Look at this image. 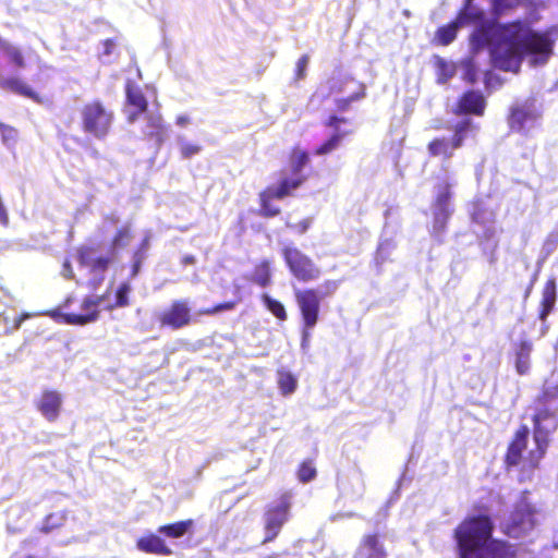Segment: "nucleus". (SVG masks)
<instances>
[{
	"instance_id": "f257e3e1",
	"label": "nucleus",
	"mask_w": 558,
	"mask_h": 558,
	"mask_svg": "<svg viewBox=\"0 0 558 558\" xmlns=\"http://www.w3.org/2000/svg\"><path fill=\"white\" fill-rule=\"evenodd\" d=\"M474 38L490 46L493 65L505 72L518 73L524 56L545 63L553 54L554 40L547 32L534 31L526 20L508 23L487 22L477 28Z\"/></svg>"
},
{
	"instance_id": "f03ea898",
	"label": "nucleus",
	"mask_w": 558,
	"mask_h": 558,
	"mask_svg": "<svg viewBox=\"0 0 558 558\" xmlns=\"http://www.w3.org/2000/svg\"><path fill=\"white\" fill-rule=\"evenodd\" d=\"M494 521L488 514L465 517L454 529L458 558H518V547L493 538Z\"/></svg>"
},
{
	"instance_id": "7ed1b4c3",
	"label": "nucleus",
	"mask_w": 558,
	"mask_h": 558,
	"mask_svg": "<svg viewBox=\"0 0 558 558\" xmlns=\"http://www.w3.org/2000/svg\"><path fill=\"white\" fill-rule=\"evenodd\" d=\"M533 441L534 449L529 451L526 463L537 469L545 457L550 435L558 429V383L544 380L541 391L533 400Z\"/></svg>"
},
{
	"instance_id": "20e7f679",
	"label": "nucleus",
	"mask_w": 558,
	"mask_h": 558,
	"mask_svg": "<svg viewBox=\"0 0 558 558\" xmlns=\"http://www.w3.org/2000/svg\"><path fill=\"white\" fill-rule=\"evenodd\" d=\"M114 112L100 99H93L80 108V126L84 134L102 141L111 132Z\"/></svg>"
},
{
	"instance_id": "39448f33",
	"label": "nucleus",
	"mask_w": 558,
	"mask_h": 558,
	"mask_svg": "<svg viewBox=\"0 0 558 558\" xmlns=\"http://www.w3.org/2000/svg\"><path fill=\"white\" fill-rule=\"evenodd\" d=\"M448 129L452 132L450 138L437 136L428 142L427 151L430 157L442 158L444 160L452 158L454 151L463 146L468 135L477 132L480 126L470 118H463Z\"/></svg>"
},
{
	"instance_id": "423d86ee",
	"label": "nucleus",
	"mask_w": 558,
	"mask_h": 558,
	"mask_svg": "<svg viewBox=\"0 0 558 558\" xmlns=\"http://www.w3.org/2000/svg\"><path fill=\"white\" fill-rule=\"evenodd\" d=\"M322 288V291L310 288L299 289L294 292V298L306 330L312 329L317 324L320 300L335 293L338 288V283L335 280H326Z\"/></svg>"
},
{
	"instance_id": "0eeeda50",
	"label": "nucleus",
	"mask_w": 558,
	"mask_h": 558,
	"mask_svg": "<svg viewBox=\"0 0 558 558\" xmlns=\"http://www.w3.org/2000/svg\"><path fill=\"white\" fill-rule=\"evenodd\" d=\"M536 508L526 501L515 505L509 518L501 524V531L511 538L525 536L536 526Z\"/></svg>"
},
{
	"instance_id": "6e6552de",
	"label": "nucleus",
	"mask_w": 558,
	"mask_h": 558,
	"mask_svg": "<svg viewBox=\"0 0 558 558\" xmlns=\"http://www.w3.org/2000/svg\"><path fill=\"white\" fill-rule=\"evenodd\" d=\"M452 184L442 177L438 178L435 185V197L432 203L433 225L436 229L445 230L453 209L451 207Z\"/></svg>"
},
{
	"instance_id": "1a4fd4ad",
	"label": "nucleus",
	"mask_w": 558,
	"mask_h": 558,
	"mask_svg": "<svg viewBox=\"0 0 558 558\" xmlns=\"http://www.w3.org/2000/svg\"><path fill=\"white\" fill-rule=\"evenodd\" d=\"M310 162V155L300 148H294L289 155V174L281 180V197L292 194L306 180L303 168Z\"/></svg>"
},
{
	"instance_id": "9d476101",
	"label": "nucleus",
	"mask_w": 558,
	"mask_h": 558,
	"mask_svg": "<svg viewBox=\"0 0 558 558\" xmlns=\"http://www.w3.org/2000/svg\"><path fill=\"white\" fill-rule=\"evenodd\" d=\"M284 259L290 271L299 281H313L319 276V269L306 255L296 248H286Z\"/></svg>"
},
{
	"instance_id": "9b49d317",
	"label": "nucleus",
	"mask_w": 558,
	"mask_h": 558,
	"mask_svg": "<svg viewBox=\"0 0 558 558\" xmlns=\"http://www.w3.org/2000/svg\"><path fill=\"white\" fill-rule=\"evenodd\" d=\"M530 429L525 424H521L513 433L504 456V464L507 470L518 466L521 462L532 470L523 459V452L527 447Z\"/></svg>"
},
{
	"instance_id": "f8f14e48",
	"label": "nucleus",
	"mask_w": 558,
	"mask_h": 558,
	"mask_svg": "<svg viewBox=\"0 0 558 558\" xmlns=\"http://www.w3.org/2000/svg\"><path fill=\"white\" fill-rule=\"evenodd\" d=\"M192 322L191 307L186 300H175L168 308L158 315V323L160 327H169L178 330Z\"/></svg>"
},
{
	"instance_id": "ddd939ff",
	"label": "nucleus",
	"mask_w": 558,
	"mask_h": 558,
	"mask_svg": "<svg viewBox=\"0 0 558 558\" xmlns=\"http://www.w3.org/2000/svg\"><path fill=\"white\" fill-rule=\"evenodd\" d=\"M487 101L482 92L468 89L457 99L451 112L457 117L476 116L485 113Z\"/></svg>"
},
{
	"instance_id": "4468645a",
	"label": "nucleus",
	"mask_w": 558,
	"mask_h": 558,
	"mask_svg": "<svg viewBox=\"0 0 558 558\" xmlns=\"http://www.w3.org/2000/svg\"><path fill=\"white\" fill-rule=\"evenodd\" d=\"M63 397L61 392L54 389H45L35 401V407L39 413L48 421L56 422L62 411Z\"/></svg>"
},
{
	"instance_id": "2eb2a0df",
	"label": "nucleus",
	"mask_w": 558,
	"mask_h": 558,
	"mask_svg": "<svg viewBox=\"0 0 558 558\" xmlns=\"http://www.w3.org/2000/svg\"><path fill=\"white\" fill-rule=\"evenodd\" d=\"M367 558H387L388 551L385 547V534L380 532L365 533L353 554Z\"/></svg>"
},
{
	"instance_id": "dca6fc26",
	"label": "nucleus",
	"mask_w": 558,
	"mask_h": 558,
	"mask_svg": "<svg viewBox=\"0 0 558 558\" xmlns=\"http://www.w3.org/2000/svg\"><path fill=\"white\" fill-rule=\"evenodd\" d=\"M348 121L349 120L344 117L337 114L329 116L324 123L327 128L333 129L335 132L329 138H327L314 149V154L317 156H323L336 150L341 145L343 138L351 134V131H341L339 129L340 124L347 123Z\"/></svg>"
},
{
	"instance_id": "f3484780",
	"label": "nucleus",
	"mask_w": 558,
	"mask_h": 558,
	"mask_svg": "<svg viewBox=\"0 0 558 558\" xmlns=\"http://www.w3.org/2000/svg\"><path fill=\"white\" fill-rule=\"evenodd\" d=\"M536 118L534 99H526L510 107L507 122L511 131L520 132L526 122Z\"/></svg>"
},
{
	"instance_id": "a211bd4d",
	"label": "nucleus",
	"mask_w": 558,
	"mask_h": 558,
	"mask_svg": "<svg viewBox=\"0 0 558 558\" xmlns=\"http://www.w3.org/2000/svg\"><path fill=\"white\" fill-rule=\"evenodd\" d=\"M0 88L31 99L36 104H44L45 98L38 92H36L28 83H26L21 76H3L0 75Z\"/></svg>"
},
{
	"instance_id": "6ab92c4d",
	"label": "nucleus",
	"mask_w": 558,
	"mask_h": 558,
	"mask_svg": "<svg viewBox=\"0 0 558 558\" xmlns=\"http://www.w3.org/2000/svg\"><path fill=\"white\" fill-rule=\"evenodd\" d=\"M100 302V298L86 296L81 304V307L83 311H85V313H64L62 314V319L64 323L70 325H86L88 323L95 322L99 316L98 305Z\"/></svg>"
},
{
	"instance_id": "aec40b11",
	"label": "nucleus",
	"mask_w": 558,
	"mask_h": 558,
	"mask_svg": "<svg viewBox=\"0 0 558 558\" xmlns=\"http://www.w3.org/2000/svg\"><path fill=\"white\" fill-rule=\"evenodd\" d=\"M474 20H478L483 17L482 12H477L472 15ZM471 19V15L465 12V10L459 12L456 20L440 26L435 33V40L440 46H448L451 44L456 37L458 29L461 25L465 24Z\"/></svg>"
},
{
	"instance_id": "412c9836",
	"label": "nucleus",
	"mask_w": 558,
	"mask_h": 558,
	"mask_svg": "<svg viewBox=\"0 0 558 558\" xmlns=\"http://www.w3.org/2000/svg\"><path fill=\"white\" fill-rule=\"evenodd\" d=\"M125 101L126 105L134 108L126 117L129 123L135 122L141 114L147 111L148 101L143 90L130 81L125 85Z\"/></svg>"
},
{
	"instance_id": "4be33fe9",
	"label": "nucleus",
	"mask_w": 558,
	"mask_h": 558,
	"mask_svg": "<svg viewBox=\"0 0 558 558\" xmlns=\"http://www.w3.org/2000/svg\"><path fill=\"white\" fill-rule=\"evenodd\" d=\"M94 252L95 248L93 246L84 245L78 247L77 260L81 266L88 267L92 272L102 275L108 270L112 258L104 255L93 258Z\"/></svg>"
},
{
	"instance_id": "5701e85b",
	"label": "nucleus",
	"mask_w": 558,
	"mask_h": 558,
	"mask_svg": "<svg viewBox=\"0 0 558 558\" xmlns=\"http://www.w3.org/2000/svg\"><path fill=\"white\" fill-rule=\"evenodd\" d=\"M557 301L556 278L550 277L544 283L542 298L539 301L538 319L543 323L547 320L548 315L554 311Z\"/></svg>"
},
{
	"instance_id": "b1692460",
	"label": "nucleus",
	"mask_w": 558,
	"mask_h": 558,
	"mask_svg": "<svg viewBox=\"0 0 558 558\" xmlns=\"http://www.w3.org/2000/svg\"><path fill=\"white\" fill-rule=\"evenodd\" d=\"M136 547L138 550L145 554L170 556L172 549L166 544V542L157 534L148 533L141 536L136 541Z\"/></svg>"
},
{
	"instance_id": "393cba45",
	"label": "nucleus",
	"mask_w": 558,
	"mask_h": 558,
	"mask_svg": "<svg viewBox=\"0 0 558 558\" xmlns=\"http://www.w3.org/2000/svg\"><path fill=\"white\" fill-rule=\"evenodd\" d=\"M532 342L522 340L514 347V367L519 375H526L531 369Z\"/></svg>"
},
{
	"instance_id": "a878e982",
	"label": "nucleus",
	"mask_w": 558,
	"mask_h": 558,
	"mask_svg": "<svg viewBox=\"0 0 558 558\" xmlns=\"http://www.w3.org/2000/svg\"><path fill=\"white\" fill-rule=\"evenodd\" d=\"M167 126L159 114L148 116L145 136L160 147L167 138Z\"/></svg>"
},
{
	"instance_id": "bb28decb",
	"label": "nucleus",
	"mask_w": 558,
	"mask_h": 558,
	"mask_svg": "<svg viewBox=\"0 0 558 558\" xmlns=\"http://www.w3.org/2000/svg\"><path fill=\"white\" fill-rule=\"evenodd\" d=\"M0 53L7 58L11 65L17 69H24L26 66V60L22 48L13 45L2 37H0Z\"/></svg>"
},
{
	"instance_id": "cd10ccee",
	"label": "nucleus",
	"mask_w": 558,
	"mask_h": 558,
	"mask_svg": "<svg viewBox=\"0 0 558 558\" xmlns=\"http://www.w3.org/2000/svg\"><path fill=\"white\" fill-rule=\"evenodd\" d=\"M193 527H194V520L186 519V520L160 525L157 531H158V533L165 535L166 537L180 538V537H183L189 532H191L193 530Z\"/></svg>"
},
{
	"instance_id": "c85d7f7f",
	"label": "nucleus",
	"mask_w": 558,
	"mask_h": 558,
	"mask_svg": "<svg viewBox=\"0 0 558 558\" xmlns=\"http://www.w3.org/2000/svg\"><path fill=\"white\" fill-rule=\"evenodd\" d=\"M279 189H268L260 194V214L266 217L276 216L279 213Z\"/></svg>"
},
{
	"instance_id": "c756f323",
	"label": "nucleus",
	"mask_w": 558,
	"mask_h": 558,
	"mask_svg": "<svg viewBox=\"0 0 558 558\" xmlns=\"http://www.w3.org/2000/svg\"><path fill=\"white\" fill-rule=\"evenodd\" d=\"M366 96V85L365 84H356V88H353L352 92L344 96L337 98L335 100V106L337 111L345 112L350 109L351 105L354 101L362 100Z\"/></svg>"
},
{
	"instance_id": "7c9ffc66",
	"label": "nucleus",
	"mask_w": 558,
	"mask_h": 558,
	"mask_svg": "<svg viewBox=\"0 0 558 558\" xmlns=\"http://www.w3.org/2000/svg\"><path fill=\"white\" fill-rule=\"evenodd\" d=\"M133 229L132 226L126 223L121 226L114 232L111 239V247L112 250H120L126 247L131 241L133 240Z\"/></svg>"
},
{
	"instance_id": "2f4dec72",
	"label": "nucleus",
	"mask_w": 558,
	"mask_h": 558,
	"mask_svg": "<svg viewBox=\"0 0 558 558\" xmlns=\"http://www.w3.org/2000/svg\"><path fill=\"white\" fill-rule=\"evenodd\" d=\"M64 521L65 514L63 512L49 513L45 518L39 531L46 534L50 533L51 531L61 527L64 524Z\"/></svg>"
},
{
	"instance_id": "473e14b6",
	"label": "nucleus",
	"mask_w": 558,
	"mask_h": 558,
	"mask_svg": "<svg viewBox=\"0 0 558 558\" xmlns=\"http://www.w3.org/2000/svg\"><path fill=\"white\" fill-rule=\"evenodd\" d=\"M250 280L260 287H266L270 282V270L268 264L263 262L257 265L254 275Z\"/></svg>"
},
{
	"instance_id": "72a5a7b5",
	"label": "nucleus",
	"mask_w": 558,
	"mask_h": 558,
	"mask_svg": "<svg viewBox=\"0 0 558 558\" xmlns=\"http://www.w3.org/2000/svg\"><path fill=\"white\" fill-rule=\"evenodd\" d=\"M356 84L363 83L351 76H345L342 78L335 80L331 83L329 90L331 94H344L347 93V87L353 86V88H356Z\"/></svg>"
},
{
	"instance_id": "f704fd0d",
	"label": "nucleus",
	"mask_w": 558,
	"mask_h": 558,
	"mask_svg": "<svg viewBox=\"0 0 558 558\" xmlns=\"http://www.w3.org/2000/svg\"><path fill=\"white\" fill-rule=\"evenodd\" d=\"M238 302L239 301H227V302L218 303L211 307L199 310L198 314L206 315V316H213L220 312L231 311L236 306Z\"/></svg>"
},
{
	"instance_id": "c9c22d12",
	"label": "nucleus",
	"mask_w": 558,
	"mask_h": 558,
	"mask_svg": "<svg viewBox=\"0 0 558 558\" xmlns=\"http://www.w3.org/2000/svg\"><path fill=\"white\" fill-rule=\"evenodd\" d=\"M316 469L312 462L306 461L301 463L298 470V477L302 483H308L316 477Z\"/></svg>"
},
{
	"instance_id": "e433bc0d",
	"label": "nucleus",
	"mask_w": 558,
	"mask_h": 558,
	"mask_svg": "<svg viewBox=\"0 0 558 558\" xmlns=\"http://www.w3.org/2000/svg\"><path fill=\"white\" fill-rule=\"evenodd\" d=\"M1 140L5 145L15 144L19 136V131L9 124L0 122Z\"/></svg>"
},
{
	"instance_id": "4c0bfd02",
	"label": "nucleus",
	"mask_w": 558,
	"mask_h": 558,
	"mask_svg": "<svg viewBox=\"0 0 558 558\" xmlns=\"http://www.w3.org/2000/svg\"><path fill=\"white\" fill-rule=\"evenodd\" d=\"M131 287L128 282H122L116 292V302L114 307H125L130 304L129 302V292Z\"/></svg>"
},
{
	"instance_id": "58836bf2",
	"label": "nucleus",
	"mask_w": 558,
	"mask_h": 558,
	"mask_svg": "<svg viewBox=\"0 0 558 558\" xmlns=\"http://www.w3.org/2000/svg\"><path fill=\"white\" fill-rule=\"evenodd\" d=\"M517 4L518 3L513 0H492V9L496 15L505 14L514 9Z\"/></svg>"
},
{
	"instance_id": "ea45409f",
	"label": "nucleus",
	"mask_w": 558,
	"mask_h": 558,
	"mask_svg": "<svg viewBox=\"0 0 558 558\" xmlns=\"http://www.w3.org/2000/svg\"><path fill=\"white\" fill-rule=\"evenodd\" d=\"M296 388V378L290 373H281V393L290 395Z\"/></svg>"
},
{
	"instance_id": "a19ab883",
	"label": "nucleus",
	"mask_w": 558,
	"mask_h": 558,
	"mask_svg": "<svg viewBox=\"0 0 558 558\" xmlns=\"http://www.w3.org/2000/svg\"><path fill=\"white\" fill-rule=\"evenodd\" d=\"M202 150V147L197 144L186 143L181 145L180 151L184 159L191 158L194 155H197Z\"/></svg>"
},
{
	"instance_id": "79ce46f5",
	"label": "nucleus",
	"mask_w": 558,
	"mask_h": 558,
	"mask_svg": "<svg viewBox=\"0 0 558 558\" xmlns=\"http://www.w3.org/2000/svg\"><path fill=\"white\" fill-rule=\"evenodd\" d=\"M307 64H308V56L303 54L298 60L296 65H295V80H302L305 77Z\"/></svg>"
},
{
	"instance_id": "37998d69",
	"label": "nucleus",
	"mask_w": 558,
	"mask_h": 558,
	"mask_svg": "<svg viewBox=\"0 0 558 558\" xmlns=\"http://www.w3.org/2000/svg\"><path fill=\"white\" fill-rule=\"evenodd\" d=\"M286 226H287V228L291 229L293 232L302 234L308 229L310 221L307 219H302L298 222H292L290 220H287Z\"/></svg>"
},
{
	"instance_id": "c03bdc74",
	"label": "nucleus",
	"mask_w": 558,
	"mask_h": 558,
	"mask_svg": "<svg viewBox=\"0 0 558 558\" xmlns=\"http://www.w3.org/2000/svg\"><path fill=\"white\" fill-rule=\"evenodd\" d=\"M263 300L266 303L269 311L276 316L279 317V301L270 299L267 294L263 295Z\"/></svg>"
},
{
	"instance_id": "a18cd8bd",
	"label": "nucleus",
	"mask_w": 558,
	"mask_h": 558,
	"mask_svg": "<svg viewBox=\"0 0 558 558\" xmlns=\"http://www.w3.org/2000/svg\"><path fill=\"white\" fill-rule=\"evenodd\" d=\"M104 54L109 56L112 53L116 43L113 39H106L104 43Z\"/></svg>"
},
{
	"instance_id": "49530a36",
	"label": "nucleus",
	"mask_w": 558,
	"mask_h": 558,
	"mask_svg": "<svg viewBox=\"0 0 558 558\" xmlns=\"http://www.w3.org/2000/svg\"><path fill=\"white\" fill-rule=\"evenodd\" d=\"M146 256H147V252L142 251V250H140V248H137V247H136V248L134 250V252H133L132 258H133L134 260H138V262L143 263V262H144V259L146 258Z\"/></svg>"
},
{
	"instance_id": "de8ad7c7",
	"label": "nucleus",
	"mask_w": 558,
	"mask_h": 558,
	"mask_svg": "<svg viewBox=\"0 0 558 558\" xmlns=\"http://www.w3.org/2000/svg\"><path fill=\"white\" fill-rule=\"evenodd\" d=\"M290 507V504L287 501V498L286 496L284 497H281V506H280V509H281V523L283 522V520L286 519V513L288 511Z\"/></svg>"
},
{
	"instance_id": "09e8293b",
	"label": "nucleus",
	"mask_w": 558,
	"mask_h": 558,
	"mask_svg": "<svg viewBox=\"0 0 558 558\" xmlns=\"http://www.w3.org/2000/svg\"><path fill=\"white\" fill-rule=\"evenodd\" d=\"M149 245H150V238L149 235H146L141 242L140 244L137 245V248L142 250V251H145V252H148V248H149Z\"/></svg>"
},
{
	"instance_id": "8fccbe9b",
	"label": "nucleus",
	"mask_w": 558,
	"mask_h": 558,
	"mask_svg": "<svg viewBox=\"0 0 558 558\" xmlns=\"http://www.w3.org/2000/svg\"><path fill=\"white\" fill-rule=\"evenodd\" d=\"M142 264L143 263L133 259L132 269H131V277H136L138 275Z\"/></svg>"
},
{
	"instance_id": "3c124183",
	"label": "nucleus",
	"mask_w": 558,
	"mask_h": 558,
	"mask_svg": "<svg viewBox=\"0 0 558 558\" xmlns=\"http://www.w3.org/2000/svg\"><path fill=\"white\" fill-rule=\"evenodd\" d=\"M189 122V118L185 116H180L177 118V124L178 125H185Z\"/></svg>"
},
{
	"instance_id": "603ef678",
	"label": "nucleus",
	"mask_w": 558,
	"mask_h": 558,
	"mask_svg": "<svg viewBox=\"0 0 558 558\" xmlns=\"http://www.w3.org/2000/svg\"><path fill=\"white\" fill-rule=\"evenodd\" d=\"M536 280V275L533 277V279L531 280V283L529 284V287L526 288V291H525V299L529 298L532 289H533V286H534V282Z\"/></svg>"
},
{
	"instance_id": "864d4df0",
	"label": "nucleus",
	"mask_w": 558,
	"mask_h": 558,
	"mask_svg": "<svg viewBox=\"0 0 558 558\" xmlns=\"http://www.w3.org/2000/svg\"><path fill=\"white\" fill-rule=\"evenodd\" d=\"M28 315L27 314H23L21 315L16 320H15V328H19L22 324V322L27 318Z\"/></svg>"
},
{
	"instance_id": "5fc2aeb1",
	"label": "nucleus",
	"mask_w": 558,
	"mask_h": 558,
	"mask_svg": "<svg viewBox=\"0 0 558 558\" xmlns=\"http://www.w3.org/2000/svg\"><path fill=\"white\" fill-rule=\"evenodd\" d=\"M184 263L185 264H193L194 263V257L193 256H186L184 258Z\"/></svg>"
},
{
	"instance_id": "6e6d98bb",
	"label": "nucleus",
	"mask_w": 558,
	"mask_h": 558,
	"mask_svg": "<svg viewBox=\"0 0 558 558\" xmlns=\"http://www.w3.org/2000/svg\"><path fill=\"white\" fill-rule=\"evenodd\" d=\"M473 0H465L464 10H468Z\"/></svg>"
},
{
	"instance_id": "4d7b16f0",
	"label": "nucleus",
	"mask_w": 558,
	"mask_h": 558,
	"mask_svg": "<svg viewBox=\"0 0 558 558\" xmlns=\"http://www.w3.org/2000/svg\"><path fill=\"white\" fill-rule=\"evenodd\" d=\"M280 317H281V320H283L286 318V312H284V308L283 306L281 305V314H280Z\"/></svg>"
},
{
	"instance_id": "13d9d810",
	"label": "nucleus",
	"mask_w": 558,
	"mask_h": 558,
	"mask_svg": "<svg viewBox=\"0 0 558 558\" xmlns=\"http://www.w3.org/2000/svg\"><path fill=\"white\" fill-rule=\"evenodd\" d=\"M267 529L268 530L272 529V521L270 519L267 521Z\"/></svg>"
},
{
	"instance_id": "bf43d9fd",
	"label": "nucleus",
	"mask_w": 558,
	"mask_h": 558,
	"mask_svg": "<svg viewBox=\"0 0 558 558\" xmlns=\"http://www.w3.org/2000/svg\"><path fill=\"white\" fill-rule=\"evenodd\" d=\"M352 89H353V86L347 87V93L345 94L349 95L352 92Z\"/></svg>"
},
{
	"instance_id": "052dcab7",
	"label": "nucleus",
	"mask_w": 558,
	"mask_h": 558,
	"mask_svg": "<svg viewBox=\"0 0 558 558\" xmlns=\"http://www.w3.org/2000/svg\"><path fill=\"white\" fill-rule=\"evenodd\" d=\"M24 558H35V556H33V555H27V556H25Z\"/></svg>"
}]
</instances>
